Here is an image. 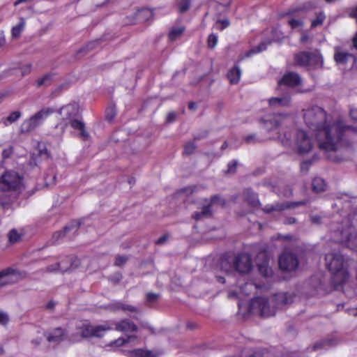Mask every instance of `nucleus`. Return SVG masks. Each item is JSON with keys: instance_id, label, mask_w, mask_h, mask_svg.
Instances as JSON below:
<instances>
[{"instance_id": "obj_26", "label": "nucleus", "mask_w": 357, "mask_h": 357, "mask_svg": "<svg viewBox=\"0 0 357 357\" xmlns=\"http://www.w3.org/2000/svg\"><path fill=\"white\" fill-rule=\"evenodd\" d=\"M312 190L315 192H321L326 190V183L323 178L320 177L314 178L312 181Z\"/></svg>"}, {"instance_id": "obj_61", "label": "nucleus", "mask_w": 357, "mask_h": 357, "mask_svg": "<svg viewBox=\"0 0 357 357\" xmlns=\"http://www.w3.org/2000/svg\"><path fill=\"white\" fill-rule=\"evenodd\" d=\"M160 352H155L150 350H146L145 349V356L144 357H159L160 356Z\"/></svg>"}, {"instance_id": "obj_6", "label": "nucleus", "mask_w": 357, "mask_h": 357, "mask_svg": "<svg viewBox=\"0 0 357 357\" xmlns=\"http://www.w3.org/2000/svg\"><path fill=\"white\" fill-rule=\"evenodd\" d=\"M52 108H43L29 119L25 120L20 126V132L22 133H29L35 130L43 121L49 115L54 113Z\"/></svg>"}, {"instance_id": "obj_12", "label": "nucleus", "mask_w": 357, "mask_h": 357, "mask_svg": "<svg viewBox=\"0 0 357 357\" xmlns=\"http://www.w3.org/2000/svg\"><path fill=\"white\" fill-rule=\"evenodd\" d=\"M330 229L333 233V241L337 243H345L350 240L351 231L349 228L344 229L342 226L335 227L331 224Z\"/></svg>"}, {"instance_id": "obj_17", "label": "nucleus", "mask_w": 357, "mask_h": 357, "mask_svg": "<svg viewBox=\"0 0 357 357\" xmlns=\"http://www.w3.org/2000/svg\"><path fill=\"white\" fill-rule=\"evenodd\" d=\"M114 325L116 331L123 333L137 332L138 331L137 326L128 319H123L115 322Z\"/></svg>"}, {"instance_id": "obj_42", "label": "nucleus", "mask_w": 357, "mask_h": 357, "mask_svg": "<svg viewBox=\"0 0 357 357\" xmlns=\"http://www.w3.org/2000/svg\"><path fill=\"white\" fill-rule=\"evenodd\" d=\"M128 260V257L126 255H116L114 265L116 266H123Z\"/></svg>"}, {"instance_id": "obj_55", "label": "nucleus", "mask_w": 357, "mask_h": 357, "mask_svg": "<svg viewBox=\"0 0 357 357\" xmlns=\"http://www.w3.org/2000/svg\"><path fill=\"white\" fill-rule=\"evenodd\" d=\"M238 165L237 160H233L228 164V169L226 172L227 174H234L236 171V167Z\"/></svg>"}, {"instance_id": "obj_16", "label": "nucleus", "mask_w": 357, "mask_h": 357, "mask_svg": "<svg viewBox=\"0 0 357 357\" xmlns=\"http://www.w3.org/2000/svg\"><path fill=\"white\" fill-rule=\"evenodd\" d=\"M66 334V330L61 327L55 328L50 331L44 333V335L49 342H55L57 344L63 340Z\"/></svg>"}, {"instance_id": "obj_5", "label": "nucleus", "mask_w": 357, "mask_h": 357, "mask_svg": "<svg viewBox=\"0 0 357 357\" xmlns=\"http://www.w3.org/2000/svg\"><path fill=\"white\" fill-rule=\"evenodd\" d=\"M294 59L295 65L309 70L321 68L324 65L322 55L317 49L298 52L294 54Z\"/></svg>"}, {"instance_id": "obj_32", "label": "nucleus", "mask_w": 357, "mask_h": 357, "mask_svg": "<svg viewBox=\"0 0 357 357\" xmlns=\"http://www.w3.org/2000/svg\"><path fill=\"white\" fill-rule=\"evenodd\" d=\"M25 25L24 18H20V22L18 24L13 26L12 29V36L14 38H18L20 36L22 31L23 30Z\"/></svg>"}, {"instance_id": "obj_40", "label": "nucleus", "mask_w": 357, "mask_h": 357, "mask_svg": "<svg viewBox=\"0 0 357 357\" xmlns=\"http://www.w3.org/2000/svg\"><path fill=\"white\" fill-rule=\"evenodd\" d=\"M121 301H115L107 305L104 308L108 311L115 312L121 310Z\"/></svg>"}, {"instance_id": "obj_38", "label": "nucleus", "mask_w": 357, "mask_h": 357, "mask_svg": "<svg viewBox=\"0 0 357 357\" xmlns=\"http://www.w3.org/2000/svg\"><path fill=\"white\" fill-rule=\"evenodd\" d=\"M211 206L213 204H220L224 206L226 204V201L219 195H215L211 197L210 203Z\"/></svg>"}, {"instance_id": "obj_7", "label": "nucleus", "mask_w": 357, "mask_h": 357, "mask_svg": "<svg viewBox=\"0 0 357 357\" xmlns=\"http://www.w3.org/2000/svg\"><path fill=\"white\" fill-rule=\"evenodd\" d=\"M314 146V142L305 131L298 130L296 137V147L297 153L305 155L308 153Z\"/></svg>"}, {"instance_id": "obj_4", "label": "nucleus", "mask_w": 357, "mask_h": 357, "mask_svg": "<svg viewBox=\"0 0 357 357\" xmlns=\"http://www.w3.org/2000/svg\"><path fill=\"white\" fill-rule=\"evenodd\" d=\"M59 114L63 115L65 124H70L75 130H79V137L86 140L89 137V134L85 130L84 123L78 119L79 116V106L76 102H71L61 107Z\"/></svg>"}, {"instance_id": "obj_34", "label": "nucleus", "mask_w": 357, "mask_h": 357, "mask_svg": "<svg viewBox=\"0 0 357 357\" xmlns=\"http://www.w3.org/2000/svg\"><path fill=\"white\" fill-rule=\"evenodd\" d=\"M197 145L193 142H188L184 146L183 154L186 155H192L196 150Z\"/></svg>"}, {"instance_id": "obj_44", "label": "nucleus", "mask_w": 357, "mask_h": 357, "mask_svg": "<svg viewBox=\"0 0 357 357\" xmlns=\"http://www.w3.org/2000/svg\"><path fill=\"white\" fill-rule=\"evenodd\" d=\"M190 0H181L178 3V10L181 13H184L190 8Z\"/></svg>"}, {"instance_id": "obj_45", "label": "nucleus", "mask_w": 357, "mask_h": 357, "mask_svg": "<svg viewBox=\"0 0 357 357\" xmlns=\"http://www.w3.org/2000/svg\"><path fill=\"white\" fill-rule=\"evenodd\" d=\"M9 241L12 243L17 242L20 239V236L16 229H13L8 234Z\"/></svg>"}, {"instance_id": "obj_8", "label": "nucleus", "mask_w": 357, "mask_h": 357, "mask_svg": "<svg viewBox=\"0 0 357 357\" xmlns=\"http://www.w3.org/2000/svg\"><path fill=\"white\" fill-rule=\"evenodd\" d=\"M233 268L234 271L241 275L249 273L252 269L251 257L245 253H241L233 258Z\"/></svg>"}, {"instance_id": "obj_11", "label": "nucleus", "mask_w": 357, "mask_h": 357, "mask_svg": "<svg viewBox=\"0 0 357 357\" xmlns=\"http://www.w3.org/2000/svg\"><path fill=\"white\" fill-rule=\"evenodd\" d=\"M250 305L253 310H257L261 317H268L275 314V310L270 308L268 299L266 298H255L252 300Z\"/></svg>"}, {"instance_id": "obj_43", "label": "nucleus", "mask_w": 357, "mask_h": 357, "mask_svg": "<svg viewBox=\"0 0 357 357\" xmlns=\"http://www.w3.org/2000/svg\"><path fill=\"white\" fill-rule=\"evenodd\" d=\"M267 44L265 43H261L259 45L251 49L248 53L247 56H249L252 54L261 52L266 49Z\"/></svg>"}, {"instance_id": "obj_20", "label": "nucleus", "mask_w": 357, "mask_h": 357, "mask_svg": "<svg viewBox=\"0 0 357 357\" xmlns=\"http://www.w3.org/2000/svg\"><path fill=\"white\" fill-rule=\"evenodd\" d=\"M291 98L289 95H285L282 97H275L269 99V105L271 107H286L290 103Z\"/></svg>"}, {"instance_id": "obj_3", "label": "nucleus", "mask_w": 357, "mask_h": 357, "mask_svg": "<svg viewBox=\"0 0 357 357\" xmlns=\"http://www.w3.org/2000/svg\"><path fill=\"white\" fill-rule=\"evenodd\" d=\"M325 259L328 270L333 274L331 284L335 290H339L349 278L344 259L340 253L332 252L326 255Z\"/></svg>"}, {"instance_id": "obj_62", "label": "nucleus", "mask_w": 357, "mask_h": 357, "mask_svg": "<svg viewBox=\"0 0 357 357\" xmlns=\"http://www.w3.org/2000/svg\"><path fill=\"white\" fill-rule=\"evenodd\" d=\"M31 64H28V65L23 66L21 68L22 75L24 76L26 75H29L31 73Z\"/></svg>"}, {"instance_id": "obj_22", "label": "nucleus", "mask_w": 357, "mask_h": 357, "mask_svg": "<svg viewBox=\"0 0 357 357\" xmlns=\"http://www.w3.org/2000/svg\"><path fill=\"white\" fill-rule=\"evenodd\" d=\"M321 280L317 276L311 277L309 281L305 283V286H310L311 287V289L306 292L307 294L313 296L321 286Z\"/></svg>"}, {"instance_id": "obj_35", "label": "nucleus", "mask_w": 357, "mask_h": 357, "mask_svg": "<svg viewBox=\"0 0 357 357\" xmlns=\"http://www.w3.org/2000/svg\"><path fill=\"white\" fill-rule=\"evenodd\" d=\"M121 310L123 312H129L135 313V314L140 312V310L138 307H137L134 305L124 303L123 302H121Z\"/></svg>"}, {"instance_id": "obj_47", "label": "nucleus", "mask_w": 357, "mask_h": 357, "mask_svg": "<svg viewBox=\"0 0 357 357\" xmlns=\"http://www.w3.org/2000/svg\"><path fill=\"white\" fill-rule=\"evenodd\" d=\"M324 215H310V221L312 224L319 225L324 223Z\"/></svg>"}, {"instance_id": "obj_60", "label": "nucleus", "mask_w": 357, "mask_h": 357, "mask_svg": "<svg viewBox=\"0 0 357 357\" xmlns=\"http://www.w3.org/2000/svg\"><path fill=\"white\" fill-rule=\"evenodd\" d=\"M208 132L207 130H204L199 134L195 135L193 138L194 141H199L202 139H204L208 136Z\"/></svg>"}, {"instance_id": "obj_51", "label": "nucleus", "mask_w": 357, "mask_h": 357, "mask_svg": "<svg viewBox=\"0 0 357 357\" xmlns=\"http://www.w3.org/2000/svg\"><path fill=\"white\" fill-rule=\"evenodd\" d=\"M200 214L202 215L203 218L210 217L212 214L211 204H208V205L204 206L202 211H200Z\"/></svg>"}, {"instance_id": "obj_30", "label": "nucleus", "mask_w": 357, "mask_h": 357, "mask_svg": "<svg viewBox=\"0 0 357 357\" xmlns=\"http://www.w3.org/2000/svg\"><path fill=\"white\" fill-rule=\"evenodd\" d=\"M260 121L265 124L266 128L268 131H271L273 128H277L280 126L278 120H277L275 118L266 120L261 119Z\"/></svg>"}, {"instance_id": "obj_24", "label": "nucleus", "mask_w": 357, "mask_h": 357, "mask_svg": "<svg viewBox=\"0 0 357 357\" xmlns=\"http://www.w3.org/2000/svg\"><path fill=\"white\" fill-rule=\"evenodd\" d=\"M152 17L153 13L151 10L148 8H142L141 10H139L135 15V17H136L137 20L140 22H145L146 20H149Z\"/></svg>"}, {"instance_id": "obj_59", "label": "nucleus", "mask_w": 357, "mask_h": 357, "mask_svg": "<svg viewBox=\"0 0 357 357\" xmlns=\"http://www.w3.org/2000/svg\"><path fill=\"white\" fill-rule=\"evenodd\" d=\"M9 321L8 316L6 313L0 311V324L6 325Z\"/></svg>"}, {"instance_id": "obj_33", "label": "nucleus", "mask_w": 357, "mask_h": 357, "mask_svg": "<svg viewBox=\"0 0 357 357\" xmlns=\"http://www.w3.org/2000/svg\"><path fill=\"white\" fill-rule=\"evenodd\" d=\"M137 338V336L136 335H129L127 338H123V337H119L118 338L117 340L113 341L110 345L111 346H116V347H121V346H123L125 345L126 344L130 342V340L132 339H136Z\"/></svg>"}, {"instance_id": "obj_15", "label": "nucleus", "mask_w": 357, "mask_h": 357, "mask_svg": "<svg viewBox=\"0 0 357 357\" xmlns=\"http://www.w3.org/2000/svg\"><path fill=\"white\" fill-rule=\"evenodd\" d=\"M305 204H306V202H305V201L286 202L284 203L276 204L271 206H266L264 209V211L267 213H270L271 212L274 211H283V210L287 209V208H294L298 207L299 206L305 205Z\"/></svg>"}, {"instance_id": "obj_49", "label": "nucleus", "mask_w": 357, "mask_h": 357, "mask_svg": "<svg viewBox=\"0 0 357 357\" xmlns=\"http://www.w3.org/2000/svg\"><path fill=\"white\" fill-rule=\"evenodd\" d=\"M218 42V37L213 34L211 33L208 36V40H207V44L208 47L211 49H213L215 47Z\"/></svg>"}, {"instance_id": "obj_10", "label": "nucleus", "mask_w": 357, "mask_h": 357, "mask_svg": "<svg viewBox=\"0 0 357 357\" xmlns=\"http://www.w3.org/2000/svg\"><path fill=\"white\" fill-rule=\"evenodd\" d=\"M279 267L287 272L295 271L298 266V260L296 254L291 252H284L279 257Z\"/></svg>"}, {"instance_id": "obj_54", "label": "nucleus", "mask_w": 357, "mask_h": 357, "mask_svg": "<svg viewBox=\"0 0 357 357\" xmlns=\"http://www.w3.org/2000/svg\"><path fill=\"white\" fill-rule=\"evenodd\" d=\"M288 24L292 29H296L303 26V21L301 20L291 19L288 21Z\"/></svg>"}, {"instance_id": "obj_50", "label": "nucleus", "mask_w": 357, "mask_h": 357, "mask_svg": "<svg viewBox=\"0 0 357 357\" xmlns=\"http://www.w3.org/2000/svg\"><path fill=\"white\" fill-rule=\"evenodd\" d=\"M200 214L202 215L203 218L210 217L212 214L211 204H208V205L204 206L202 211H200Z\"/></svg>"}, {"instance_id": "obj_23", "label": "nucleus", "mask_w": 357, "mask_h": 357, "mask_svg": "<svg viewBox=\"0 0 357 357\" xmlns=\"http://www.w3.org/2000/svg\"><path fill=\"white\" fill-rule=\"evenodd\" d=\"M240 77L241 70L237 66L231 68L227 73V78L231 84H237L240 79Z\"/></svg>"}, {"instance_id": "obj_28", "label": "nucleus", "mask_w": 357, "mask_h": 357, "mask_svg": "<svg viewBox=\"0 0 357 357\" xmlns=\"http://www.w3.org/2000/svg\"><path fill=\"white\" fill-rule=\"evenodd\" d=\"M349 57H352L354 61L356 60V58L351 54L344 53V52H337L335 54L334 59L337 63L344 64L347 62Z\"/></svg>"}, {"instance_id": "obj_57", "label": "nucleus", "mask_w": 357, "mask_h": 357, "mask_svg": "<svg viewBox=\"0 0 357 357\" xmlns=\"http://www.w3.org/2000/svg\"><path fill=\"white\" fill-rule=\"evenodd\" d=\"M13 153V148L12 146H9L7 149L3 150L2 157L3 159H7L10 157V155Z\"/></svg>"}, {"instance_id": "obj_41", "label": "nucleus", "mask_w": 357, "mask_h": 357, "mask_svg": "<svg viewBox=\"0 0 357 357\" xmlns=\"http://www.w3.org/2000/svg\"><path fill=\"white\" fill-rule=\"evenodd\" d=\"M116 111L115 105L109 106L105 112L106 119L108 121H112L116 116Z\"/></svg>"}, {"instance_id": "obj_53", "label": "nucleus", "mask_w": 357, "mask_h": 357, "mask_svg": "<svg viewBox=\"0 0 357 357\" xmlns=\"http://www.w3.org/2000/svg\"><path fill=\"white\" fill-rule=\"evenodd\" d=\"M97 41H93V42H90L89 43H88L85 47H83L82 48H81L78 52L77 53L79 54V53H82L83 52H86L89 50H93L96 45L97 44Z\"/></svg>"}, {"instance_id": "obj_13", "label": "nucleus", "mask_w": 357, "mask_h": 357, "mask_svg": "<svg viewBox=\"0 0 357 357\" xmlns=\"http://www.w3.org/2000/svg\"><path fill=\"white\" fill-rule=\"evenodd\" d=\"M272 302L276 308L282 309L293 302V296L287 292L278 293L273 296Z\"/></svg>"}, {"instance_id": "obj_1", "label": "nucleus", "mask_w": 357, "mask_h": 357, "mask_svg": "<svg viewBox=\"0 0 357 357\" xmlns=\"http://www.w3.org/2000/svg\"><path fill=\"white\" fill-rule=\"evenodd\" d=\"M303 118L307 126L316 132L319 149L326 153L334 152L337 149L345 132L357 133L356 127L346 126L341 121L328 124L326 111L317 105L305 109Z\"/></svg>"}, {"instance_id": "obj_25", "label": "nucleus", "mask_w": 357, "mask_h": 357, "mask_svg": "<svg viewBox=\"0 0 357 357\" xmlns=\"http://www.w3.org/2000/svg\"><path fill=\"white\" fill-rule=\"evenodd\" d=\"M233 258L231 257H223L220 261V267L222 271L226 273H231L234 271L233 268Z\"/></svg>"}, {"instance_id": "obj_19", "label": "nucleus", "mask_w": 357, "mask_h": 357, "mask_svg": "<svg viewBox=\"0 0 357 357\" xmlns=\"http://www.w3.org/2000/svg\"><path fill=\"white\" fill-rule=\"evenodd\" d=\"M63 261L64 263L66 262V264L70 265L68 266L63 265L62 273L72 272L79 267L81 264L79 259L76 257H69Z\"/></svg>"}, {"instance_id": "obj_2", "label": "nucleus", "mask_w": 357, "mask_h": 357, "mask_svg": "<svg viewBox=\"0 0 357 357\" xmlns=\"http://www.w3.org/2000/svg\"><path fill=\"white\" fill-rule=\"evenodd\" d=\"M22 181V178L14 171H6L0 177V205L3 209L10 208Z\"/></svg>"}, {"instance_id": "obj_48", "label": "nucleus", "mask_w": 357, "mask_h": 357, "mask_svg": "<svg viewBox=\"0 0 357 357\" xmlns=\"http://www.w3.org/2000/svg\"><path fill=\"white\" fill-rule=\"evenodd\" d=\"M130 357H144L145 349H135L128 351Z\"/></svg>"}, {"instance_id": "obj_21", "label": "nucleus", "mask_w": 357, "mask_h": 357, "mask_svg": "<svg viewBox=\"0 0 357 357\" xmlns=\"http://www.w3.org/2000/svg\"><path fill=\"white\" fill-rule=\"evenodd\" d=\"M243 196L245 201L251 206L256 207L259 205L257 195L250 189L245 190Z\"/></svg>"}, {"instance_id": "obj_18", "label": "nucleus", "mask_w": 357, "mask_h": 357, "mask_svg": "<svg viewBox=\"0 0 357 357\" xmlns=\"http://www.w3.org/2000/svg\"><path fill=\"white\" fill-rule=\"evenodd\" d=\"M80 227V222L73 221L70 224L65 226L63 230L55 232L53 234V238L56 241L63 238L68 233L73 231L74 234L77 233Z\"/></svg>"}, {"instance_id": "obj_9", "label": "nucleus", "mask_w": 357, "mask_h": 357, "mask_svg": "<svg viewBox=\"0 0 357 357\" xmlns=\"http://www.w3.org/2000/svg\"><path fill=\"white\" fill-rule=\"evenodd\" d=\"M111 329L112 327L107 324L98 326L84 324L82 327L81 336L84 338L102 337L106 331Z\"/></svg>"}, {"instance_id": "obj_64", "label": "nucleus", "mask_w": 357, "mask_h": 357, "mask_svg": "<svg viewBox=\"0 0 357 357\" xmlns=\"http://www.w3.org/2000/svg\"><path fill=\"white\" fill-rule=\"evenodd\" d=\"M176 114L175 112H169L167 116V122L171 123L176 119Z\"/></svg>"}, {"instance_id": "obj_31", "label": "nucleus", "mask_w": 357, "mask_h": 357, "mask_svg": "<svg viewBox=\"0 0 357 357\" xmlns=\"http://www.w3.org/2000/svg\"><path fill=\"white\" fill-rule=\"evenodd\" d=\"M53 75L48 73L45 75L41 79L37 81V86L40 87L42 86H50L52 82Z\"/></svg>"}, {"instance_id": "obj_36", "label": "nucleus", "mask_w": 357, "mask_h": 357, "mask_svg": "<svg viewBox=\"0 0 357 357\" xmlns=\"http://www.w3.org/2000/svg\"><path fill=\"white\" fill-rule=\"evenodd\" d=\"M64 264V261H62L61 263L58 262L54 264H51L47 266L45 268V272L52 273L56 271H60L62 273L63 264Z\"/></svg>"}, {"instance_id": "obj_58", "label": "nucleus", "mask_w": 357, "mask_h": 357, "mask_svg": "<svg viewBox=\"0 0 357 357\" xmlns=\"http://www.w3.org/2000/svg\"><path fill=\"white\" fill-rule=\"evenodd\" d=\"M159 297V295L154 293H149L146 295V300L149 303H154L155 302Z\"/></svg>"}, {"instance_id": "obj_56", "label": "nucleus", "mask_w": 357, "mask_h": 357, "mask_svg": "<svg viewBox=\"0 0 357 357\" xmlns=\"http://www.w3.org/2000/svg\"><path fill=\"white\" fill-rule=\"evenodd\" d=\"M169 238V235L168 234H165L162 235L161 237H160L158 240L155 241V243L156 245H164L166 243Z\"/></svg>"}, {"instance_id": "obj_39", "label": "nucleus", "mask_w": 357, "mask_h": 357, "mask_svg": "<svg viewBox=\"0 0 357 357\" xmlns=\"http://www.w3.org/2000/svg\"><path fill=\"white\" fill-rule=\"evenodd\" d=\"M243 139L248 144L260 143L262 142V140L259 139L255 134L247 135L244 137Z\"/></svg>"}, {"instance_id": "obj_29", "label": "nucleus", "mask_w": 357, "mask_h": 357, "mask_svg": "<svg viewBox=\"0 0 357 357\" xmlns=\"http://www.w3.org/2000/svg\"><path fill=\"white\" fill-rule=\"evenodd\" d=\"M336 344H337L336 340H335L333 339H326V340H321L319 342H317L316 344H314L312 348H313V350H317V349H323L326 346H329V347L334 346Z\"/></svg>"}, {"instance_id": "obj_37", "label": "nucleus", "mask_w": 357, "mask_h": 357, "mask_svg": "<svg viewBox=\"0 0 357 357\" xmlns=\"http://www.w3.org/2000/svg\"><path fill=\"white\" fill-rule=\"evenodd\" d=\"M184 28H177V29H173L171 30V31L169 33V38L171 40H174L179 36L182 35V33L184 31Z\"/></svg>"}, {"instance_id": "obj_52", "label": "nucleus", "mask_w": 357, "mask_h": 357, "mask_svg": "<svg viewBox=\"0 0 357 357\" xmlns=\"http://www.w3.org/2000/svg\"><path fill=\"white\" fill-rule=\"evenodd\" d=\"M21 116V112L18 111L13 112L6 119L10 123L16 121Z\"/></svg>"}, {"instance_id": "obj_46", "label": "nucleus", "mask_w": 357, "mask_h": 357, "mask_svg": "<svg viewBox=\"0 0 357 357\" xmlns=\"http://www.w3.org/2000/svg\"><path fill=\"white\" fill-rule=\"evenodd\" d=\"M325 15L323 13H319L317 15L316 19L312 22L311 26L314 28L317 26L321 25L324 20H325Z\"/></svg>"}, {"instance_id": "obj_14", "label": "nucleus", "mask_w": 357, "mask_h": 357, "mask_svg": "<svg viewBox=\"0 0 357 357\" xmlns=\"http://www.w3.org/2000/svg\"><path fill=\"white\" fill-rule=\"evenodd\" d=\"M302 82L301 76L294 72H289L284 74L282 78L278 82V86L282 85L294 87L300 85Z\"/></svg>"}, {"instance_id": "obj_27", "label": "nucleus", "mask_w": 357, "mask_h": 357, "mask_svg": "<svg viewBox=\"0 0 357 357\" xmlns=\"http://www.w3.org/2000/svg\"><path fill=\"white\" fill-rule=\"evenodd\" d=\"M259 272L264 277H268L272 274V270L268 266V261L265 260L261 264H257Z\"/></svg>"}, {"instance_id": "obj_63", "label": "nucleus", "mask_w": 357, "mask_h": 357, "mask_svg": "<svg viewBox=\"0 0 357 357\" xmlns=\"http://www.w3.org/2000/svg\"><path fill=\"white\" fill-rule=\"evenodd\" d=\"M217 23H220L222 24V26L220 28V29H221V30L227 27L230 24L229 21L228 20H219L217 21Z\"/></svg>"}]
</instances>
